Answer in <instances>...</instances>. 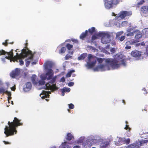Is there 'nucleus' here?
<instances>
[{"label": "nucleus", "instance_id": "obj_1", "mask_svg": "<svg viewBox=\"0 0 148 148\" xmlns=\"http://www.w3.org/2000/svg\"><path fill=\"white\" fill-rule=\"evenodd\" d=\"M7 53V56L5 57V58L10 60V62L13 61L14 62L16 61L19 62L20 64L22 65L24 64L23 60L25 58V62L26 66H28L29 64L31 63L32 65L35 64L37 62V59L35 57L34 53H33L30 51H27L25 49H23L21 53L18 54L16 53V55L13 57L12 52H6L3 50H0V55H5Z\"/></svg>", "mask_w": 148, "mask_h": 148}, {"label": "nucleus", "instance_id": "obj_2", "mask_svg": "<svg viewBox=\"0 0 148 148\" xmlns=\"http://www.w3.org/2000/svg\"><path fill=\"white\" fill-rule=\"evenodd\" d=\"M97 60L99 64L94 69L95 71H103L116 69L121 66H125L126 65V60L121 54L116 55L114 59L108 58L104 60L98 58Z\"/></svg>", "mask_w": 148, "mask_h": 148}, {"label": "nucleus", "instance_id": "obj_3", "mask_svg": "<svg viewBox=\"0 0 148 148\" xmlns=\"http://www.w3.org/2000/svg\"><path fill=\"white\" fill-rule=\"evenodd\" d=\"M56 77H53L50 81L45 84V80H40L38 82L36 75H33L31 77V79L33 83L35 85L38 89H45L50 90L51 92H53L55 90L58 89V88L56 85Z\"/></svg>", "mask_w": 148, "mask_h": 148}, {"label": "nucleus", "instance_id": "obj_4", "mask_svg": "<svg viewBox=\"0 0 148 148\" xmlns=\"http://www.w3.org/2000/svg\"><path fill=\"white\" fill-rule=\"evenodd\" d=\"M85 139V137L84 136H81L75 141V144H82L84 148H90L92 145L99 144L102 141V139L100 137L93 135L88 136L86 142H84Z\"/></svg>", "mask_w": 148, "mask_h": 148}, {"label": "nucleus", "instance_id": "obj_5", "mask_svg": "<svg viewBox=\"0 0 148 148\" xmlns=\"http://www.w3.org/2000/svg\"><path fill=\"white\" fill-rule=\"evenodd\" d=\"M20 120H19L17 118L15 117L13 122H8V127L6 126L4 129V133L6 135V137L14 135V133H15V134H16L17 131L16 130V127L18 126L22 125V123L20 122Z\"/></svg>", "mask_w": 148, "mask_h": 148}, {"label": "nucleus", "instance_id": "obj_6", "mask_svg": "<svg viewBox=\"0 0 148 148\" xmlns=\"http://www.w3.org/2000/svg\"><path fill=\"white\" fill-rule=\"evenodd\" d=\"M54 63L52 61L47 60L46 61L44 64V66L45 69L47 70V73L45 74H42L40 76V77L43 80H51L53 73L51 68L54 65Z\"/></svg>", "mask_w": 148, "mask_h": 148}, {"label": "nucleus", "instance_id": "obj_7", "mask_svg": "<svg viewBox=\"0 0 148 148\" xmlns=\"http://www.w3.org/2000/svg\"><path fill=\"white\" fill-rule=\"evenodd\" d=\"M97 58L95 56L89 54L88 56V60L85 66L88 68H90L94 66L96 64Z\"/></svg>", "mask_w": 148, "mask_h": 148}, {"label": "nucleus", "instance_id": "obj_8", "mask_svg": "<svg viewBox=\"0 0 148 148\" xmlns=\"http://www.w3.org/2000/svg\"><path fill=\"white\" fill-rule=\"evenodd\" d=\"M97 36L102 38L101 41L103 44H106L110 42V35L108 32H99Z\"/></svg>", "mask_w": 148, "mask_h": 148}, {"label": "nucleus", "instance_id": "obj_9", "mask_svg": "<svg viewBox=\"0 0 148 148\" xmlns=\"http://www.w3.org/2000/svg\"><path fill=\"white\" fill-rule=\"evenodd\" d=\"M132 13L131 11H123L121 12L119 14L115 15L114 13H112V16H116L115 19L118 21L121 20L124 18L126 16H128L131 15Z\"/></svg>", "mask_w": 148, "mask_h": 148}, {"label": "nucleus", "instance_id": "obj_10", "mask_svg": "<svg viewBox=\"0 0 148 148\" xmlns=\"http://www.w3.org/2000/svg\"><path fill=\"white\" fill-rule=\"evenodd\" d=\"M119 3L118 0H106L104 1L105 7L109 9L116 5Z\"/></svg>", "mask_w": 148, "mask_h": 148}, {"label": "nucleus", "instance_id": "obj_11", "mask_svg": "<svg viewBox=\"0 0 148 148\" xmlns=\"http://www.w3.org/2000/svg\"><path fill=\"white\" fill-rule=\"evenodd\" d=\"M131 54L132 56L138 59L139 60L142 58L141 56V52L140 51L135 50L131 52Z\"/></svg>", "mask_w": 148, "mask_h": 148}, {"label": "nucleus", "instance_id": "obj_12", "mask_svg": "<svg viewBox=\"0 0 148 148\" xmlns=\"http://www.w3.org/2000/svg\"><path fill=\"white\" fill-rule=\"evenodd\" d=\"M51 93V92L50 91L47 92L45 91H43L42 93H41L40 95V96L42 99H44L46 98L45 100L47 101H48L49 99H47V98L48 97L49 95V94Z\"/></svg>", "mask_w": 148, "mask_h": 148}, {"label": "nucleus", "instance_id": "obj_13", "mask_svg": "<svg viewBox=\"0 0 148 148\" xmlns=\"http://www.w3.org/2000/svg\"><path fill=\"white\" fill-rule=\"evenodd\" d=\"M20 73V69L17 68L11 73L10 76L13 78H17L19 75Z\"/></svg>", "mask_w": 148, "mask_h": 148}, {"label": "nucleus", "instance_id": "obj_14", "mask_svg": "<svg viewBox=\"0 0 148 148\" xmlns=\"http://www.w3.org/2000/svg\"><path fill=\"white\" fill-rule=\"evenodd\" d=\"M140 10L141 13L144 16L148 17V10L147 6H144L141 8Z\"/></svg>", "mask_w": 148, "mask_h": 148}, {"label": "nucleus", "instance_id": "obj_15", "mask_svg": "<svg viewBox=\"0 0 148 148\" xmlns=\"http://www.w3.org/2000/svg\"><path fill=\"white\" fill-rule=\"evenodd\" d=\"M137 42V41L136 40H133L131 41H127L126 43V46L125 47V48L127 49H130L131 48V47L130 45H133L134 43Z\"/></svg>", "mask_w": 148, "mask_h": 148}, {"label": "nucleus", "instance_id": "obj_16", "mask_svg": "<svg viewBox=\"0 0 148 148\" xmlns=\"http://www.w3.org/2000/svg\"><path fill=\"white\" fill-rule=\"evenodd\" d=\"M134 32L135 34V38L136 40H135L137 41V42H138V41L137 40L142 37L141 33L138 30L135 31H134Z\"/></svg>", "mask_w": 148, "mask_h": 148}, {"label": "nucleus", "instance_id": "obj_17", "mask_svg": "<svg viewBox=\"0 0 148 148\" xmlns=\"http://www.w3.org/2000/svg\"><path fill=\"white\" fill-rule=\"evenodd\" d=\"M125 138H119L118 142H114L115 144L117 146L121 145L125 143Z\"/></svg>", "mask_w": 148, "mask_h": 148}, {"label": "nucleus", "instance_id": "obj_18", "mask_svg": "<svg viewBox=\"0 0 148 148\" xmlns=\"http://www.w3.org/2000/svg\"><path fill=\"white\" fill-rule=\"evenodd\" d=\"M32 87L31 83L30 82H28L25 85L24 88V90L26 92H27L31 89Z\"/></svg>", "mask_w": 148, "mask_h": 148}, {"label": "nucleus", "instance_id": "obj_19", "mask_svg": "<svg viewBox=\"0 0 148 148\" xmlns=\"http://www.w3.org/2000/svg\"><path fill=\"white\" fill-rule=\"evenodd\" d=\"M7 88L5 89L3 87L0 88V93H5V94H7L8 96L11 95V92H10L8 91L7 90Z\"/></svg>", "mask_w": 148, "mask_h": 148}, {"label": "nucleus", "instance_id": "obj_20", "mask_svg": "<svg viewBox=\"0 0 148 148\" xmlns=\"http://www.w3.org/2000/svg\"><path fill=\"white\" fill-rule=\"evenodd\" d=\"M139 145L137 143H134L126 147V148H139Z\"/></svg>", "mask_w": 148, "mask_h": 148}, {"label": "nucleus", "instance_id": "obj_21", "mask_svg": "<svg viewBox=\"0 0 148 148\" xmlns=\"http://www.w3.org/2000/svg\"><path fill=\"white\" fill-rule=\"evenodd\" d=\"M59 148H71V147L67 144L66 142H65L62 143Z\"/></svg>", "mask_w": 148, "mask_h": 148}, {"label": "nucleus", "instance_id": "obj_22", "mask_svg": "<svg viewBox=\"0 0 148 148\" xmlns=\"http://www.w3.org/2000/svg\"><path fill=\"white\" fill-rule=\"evenodd\" d=\"M74 136L71 133H68L66 135V139L67 140H70L74 139Z\"/></svg>", "mask_w": 148, "mask_h": 148}, {"label": "nucleus", "instance_id": "obj_23", "mask_svg": "<svg viewBox=\"0 0 148 148\" xmlns=\"http://www.w3.org/2000/svg\"><path fill=\"white\" fill-rule=\"evenodd\" d=\"M109 145V142L108 141H104L101 143L100 148H106Z\"/></svg>", "mask_w": 148, "mask_h": 148}, {"label": "nucleus", "instance_id": "obj_24", "mask_svg": "<svg viewBox=\"0 0 148 148\" xmlns=\"http://www.w3.org/2000/svg\"><path fill=\"white\" fill-rule=\"evenodd\" d=\"M131 30L130 29H128L127 30V32L128 33L127 34L126 36H133L134 35V31L132 32H131Z\"/></svg>", "mask_w": 148, "mask_h": 148}, {"label": "nucleus", "instance_id": "obj_25", "mask_svg": "<svg viewBox=\"0 0 148 148\" xmlns=\"http://www.w3.org/2000/svg\"><path fill=\"white\" fill-rule=\"evenodd\" d=\"M143 36L148 37V28H145L143 31Z\"/></svg>", "mask_w": 148, "mask_h": 148}, {"label": "nucleus", "instance_id": "obj_26", "mask_svg": "<svg viewBox=\"0 0 148 148\" xmlns=\"http://www.w3.org/2000/svg\"><path fill=\"white\" fill-rule=\"evenodd\" d=\"M86 53H84L80 55L78 57V59L79 60H83L86 56Z\"/></svg>", "mask_w": 148, "mask_h": 148}, {"label": "nucleus", "instance_id": "obj_27", "mask_svg": "<svg viewBox=\"0 0 148 148\" xmlns=\"http://www.w3.org/2000/svg\"><path fill=\"white\" fill-rule=\"evenodd\" d=\"M88 33V31L86 30L85 32L83 33L80 36V38L81 39H83L86 36Z\"/></svg>", "mask_w": 148, "mask_h": 148}, {"label": "nucleus", "instance_id": "obj_28", "mask_svg": "<svg viewBox=\"0 0 148 148\" xmlns=\"http://www.w3.org/2000/svg\"><path fill=\"white\" fill-rule=\"evenodd\" d=\"M71 89L70 88L64 87L63 89L61 90V91L64 92H69L70 91Z\"/></svg>", "mask_w": 148, "mask_h": 148}, {"label": "nucleus", "instance_id": "obj_29", "mask_svg": "<svg viewBox=\"0 0 148 148\" xmlns=\"http://www.w3.org/2000/svg\"><path fill=\"white\" fill-rule=\"evenodd\" d=\"M89 32L91 34H92L95 32V27H92L90 29H88Z\"/></svg>", "mask_w": 148, "mask_h": 148}, {"label": "nucleus", "instance_id": "obj_30", "mask_svg": "<svg viewBox=\"0 0 148 148\" xmlns=\"http://www.w3.org/2000/svg\"><path fill=\"white\" fill-rule=\"evenodd\" d=\"M123 33V31H121L119 32H118L116 33V38H118L120 37V36L121 35H122Z\"/></svg>", "mask_w": 148, "mask_h": 148}, {"label": "nucleus", "instance_id": "obj_31", "mask_svg": "<svg viewBox=\"0 0 148 148\" xmlns=\"http://www.w3.org/2000/svg\"><path fill=\"white\" fill-rule=\"evenodd\" d=\"M89 48L90 49V51L92 52H95L97 51V49H95L92 47L90 46L89 47Z\"/></svg>", "mask_w": 148, "mask_h": 148}, {"label": "nucleus", "instance_id": "obj_32", "mask_svg": "<svg viewBox=\"0 0 148 148\" xmlns=\"http://www.w3.org/2000/svg\"><path fill=\"white\" fill-rule=\"evenodd\" d=\"M75 72V71L72 70L70 71L66 74V77H69L71 76V74L72 73Z\"/></svg>", "mask_w": 148, "mask_h": 148}, {"label": "nucleus", "instance_id": "obj_33", "mask_svg": "<svg viewBox=\"0 0 148 148\" xmlns=\"http://www.w3.org/2000/svg\"><path fill=\"white\" fill-rule=\"evenodd\" d=\"M98 33H97V34H96L95 35H93V36H92V40H95L96 39H97L98 38H99V37H100V36H97V35Z\"/></svg>", "mask_w": 148, "mask_h": 148}, {"label": "nucleus", "instance_id": "obj_34", "mask_svg": "<svg viewBox=\"0 0 148 148\" xmlns=\"http://www.w3.org/2000/svg\"><path fill=\"white\" fill-rule=\"evenodd\" d=\"M66 49V48L64 47L62 48L59 51V53H64Z\"/></svg>", "mask_w": 148, "mask_h": 148}, {"label": "nucleus", "instance_id": "obj_35", "mask_svg": "<svg viewBox=\"0 0 148 148\" xmlns=\"http://www.w3.org/2000/svg\"><path fill=\"white\" fill-rule=\"evenodd\" d=\"M144 2V0H137V3L138 5L143 4Z\"/></svg>", "mask_w": 148, "mask_h": 148}, {"label": "nucleus", "instance_id": "obj_36", "mask_svg": "<svg viewBox=\"0 0 148 148\" xmlns=\"http://www.w3.org/2000/svg\"><path fill=\"white\" fill-rule=\"evenodd\" d=\"M125 36H121L120 37H119L118 38L120 41H122L125 39Z\"/></svg>", "mask_w": 148, "mask_h": 148}, {"label": "nucleus", "instance_id": "obj_37", "mask_svg": "<svg viewBox=\"0 0 148 148\" xmlns=\"http://www.w3.org/2000/svg\"><path fill=\"white\" fill-rule=\"evenodd\" d=\"M66 47L69 50H70L73 47V46L70 44H67L66 46Z\"/></svg>", "mask_w": 148, "mask_h": 148}, {"label": "nucleus", "instance_id": "obj_38", "mask_svg": "<svg viewBox=\"0 0 148 148\" xmlns=\"http://www.w3.org/2000/svg\"><path fill=\"white\" fill-rule=\"evenodd\" d=\"M148 142V140H141L140 142V144L141 145L143 144L146 143Z\"/></svg>", "mask_w": 148, "mask_h": 148}, {"label": "nucleus", "instance_id": "obj_39", "mask_svg": "<svg viewBox=\"0 0 148 148\" xmlns=\"http://www.w3.org/2000/svg\"><path fill=\"white\" fill-rule=\"evenodd\" d=\"M127 124L126 125V126L125 127V129L126 130H128L129 131L130 130V128L129 127V126L127 125V122H125Z\"/></svg>", "mask_w": 148, "mask_h": 148}, {"label": "nucleus", "instance_id": "obj_40", "mask_svg": "<svg viewBox=\"0 0 148 148\" xmlns=\"http://www.w3.org/2000/svg\"><path fill=\"white\" fill-rule=\"evenodd\" d=\"M130 142V138H127V139H125V143H126L127 145L129 144Z\"/></svg>", "mask_w": 148, "mask_h": 148}, {"label": "nucleus", "instance_id": "obj_41", "mask_svg": "<svg viewBox=\"0 0 148 148\" xmlns=\"http://www.w3.org/2000/svg\"><path fill=\"white\" fill-rule=\"evenodd\" d=\"M69 107L70 109H73L74 108V106L73 104L71 103L69 104Z\"/></svg>", "mask_w": 148, "mask_h": 148}, {"label": "nucleus", "instance_id": "obj_42", "mask_svg": "<svg viewBox=\"0 0 148 148\" xmlns=\"http://www.w3.org/2000/svg\"><path fill=\"white\" fill-rule=\"evenodd\" d=\"M127 22L126 21H123L122 22L121 26H125L127 25Z\"/></svg>", "mask_w": 148, "mask_h": 148}, {"label": "nucleus", "instance_id": "obj_43", "mask_svg": "<svg viewBox=\"0 0 148 148\" xmlns=\"http://www.w3.org/2000/svg\"><path fill=\"white\" fill-rule=\"evenodd\" d=\"M71 58L72 56L67 55L65 57V58L66 60H68L69 58Z\"/></svg>", "mask_w": 148, "mask_h": 148}, {"label": "nucleus", "instance_id": "obj_44", "mask_svg": "<svg viewBox=\"0 0 148 148\" xmlns=\"http://www.w3.org/2000/svg\"><path fill=\"white\" fill-rule=\"evenodd\" d=\"M74 84V83L73 82H69L68 83V86H73Z\"/></svg>", "mask_w": 148, "mask_h": 148}, {"label": "nucleus", "instance_id": "obj_45", "mask_svg": "<svg viewBox=\"0 0 148 148\" xmlns=\"http://www.w3.org/2000/svg\"><path fill=\"white\" fill-rule=\"evenodd\" d=\"M115 25H116L117 26V27H121V25L120 23H119V22L117 23H116L115 24Z\"/></svg>", "mask_w": 148, "mask_h": 148}, {"label": "nucleus", "instance_id": "obj_46", "mask_svg": "<svg viewBox=\"0 0 148 148\" xmlns=\"http://www.w3.org/2000/svg\"><path fill=\"white\" fill-rule=\"evenodd\" d=\"M11 95H9V96H8V102L9 103H10V100H11Z\"/></svg>", "mask_w": 148, "mask_h": 148}, {"label": "nucleus", "instance_id": "obj_47", "mask_svg": "<svg viewBox=\"0 0 148 148\" xmlns=\"http://www.w3.org/2000/svg\"><path fill=\"white\" fill-rule=\"evenodd\" d=\"M115 48H114L111 49L110 50V51L111 52H113V53L115 51Z\"/></svg>", "mask_w": 148, "mask_h": 148}, {"label": "nucleus", "instance_id": "obj_48", "mask_svg": "<svg viewBox=\"0 0 148 148\" xmlns=\"http://www.w3.org/2000/svg\"><path fill=\"white\" fill-rule=\"evenodd\" d=\"M140 46H144L145 45V43L144 42H142L141 43H140Z\"/></svg>", "mask_w": 148, "mask_h": 148}, {"label": "nucleus", "instance_id": "obj_49", "mask_svg": "<svg viewBox=\"0 0 148 148\" xmlns=\"http://www.w3.org/2000/svg\"><path fill=\"white\" fill-rule=\"evenodd\" d=\"M15 89H16V88H15V86H14L11 88V90L13 91H14L15 90Z\"/></svg>", "mask_w": 148, "mask_h": 148}, {"label": "nucleus", "instance_id": "obj_50", "mask_svg": "<svg viewBox=\"0 0 148 148\" xmlns=\"http://www.w3.org/2000/svg\"><path fill=\"white\" fill-rule=\"evenodd\" d=\"M72 41L73 42H75L76 43H78V41L76 40H75V39H72Z\"/></svg>", "mask_w": 148, "mask_h": 148}, {"label": "nucleus", "instance_id": "obj_51", "mask_svg": "<svg viewBox=\"0 0 148 148\" xmlns=\"http://www.w3.org/2000/svg\"><path fill=\"white\" fill-rule=\"evenodd\" d=\"M7 41H8V40H5V42H3V45L5 46H6L7 45Z\"/></svg>", "mask_w": 148, "mask_h": 148}, {"label": "nucleus", "instance_id": "obj_52", "mask_svg": "<svg viewBox=\"0 0 148 148\" xmlns=\"http://www.w3.org/2000/svg\"><path fill=\"white\" fill-rule=\"evenodd\" d=\"M80 146L79 145H76L74 146L73 148H80Z\"/></svg>", "mask_w": 148, "mask_h": 148}, {"label": "nucleus", "instance_id": "obj_53", "mask_svg": "<svg viewBox=\"0 0 148 148\" xmlns=\"http://www.w3.org/2000/svg\"><path fill=\"white\" fill-rule=\"evenodd\" d=\"M5 84H6V86H7V88H8L10 86L9 83L8 82H7L5 83Z\"/></svg>", "mask_w": 148, "mask_h": 148}, {"label": "nucleus", "instance_id": "obj_54", "mask_svg": "<svg viewBox=\"0 0 148 148\" xmlns=\"http://www.w3.org/2000/svg\"><path fill=\"white\" fill-rule=\"evenodd\" d=\"M65 81V79L64 77H62L60 79L61 82H64Z\"/></svg>", "mask_w": 148, "mask_h": 148}, {"label": "nucleus", "instance_id": "obj_55", "mask_svg": "<svg viewBox=\"0 0 148 148\" xmlns=\"http://www.w3.org/2000/svg\"><path fill=\"white\" fill-rule=\"evenodd\" d=\"M142 90L143 91H144V92H143V93L144 94H147V91H146V90L145 89H142Z\"/></svg>", "mask_w": 148, "mask_h": 148}, {"label": "nucleus", "instance_id": "obj_56", "mask_svg": "<svg viewBox=\"0 0 148 148\" xmlns=\"http://www.w3.org/2000/svg\"><path fill=\"white\" fill-rule=\"evenodd\" d=\"M135 45H136V47H139V46H140V43L136 44Z\"/></svg>", "mask_w": 148, "mask_h": 148}, {"label": "nucleus", "instance_id": "obj_57", "mask_svg": "<svg viewBox=\"0 0 148 148\" xmlns=\"http://www.w3.org/2000/svg\"><path fill=\"white\" fill-rule=\"evenodd\" d=\"M69 53L70 54L72 55L73 53V51H69Z\"/></svg>", "mask_w": 148, "mask_h": 148}, {"label": "nucleus", "instance_id": "obj_58", "mask_svg": "<svg viewBox=\"0 0 148 148\" xmlns=\"http://www.w3.org/2000/svg\"><path fill=\"white\" fill-rule=\"evenodd\" d=\"M3 142L4 143V144H9L10 143L8 142H6L5 141H3Z\"/></svg>", "mask_w": 148, "mask_h": 148}, {"label": "nucleus", "instance_id": "obj_59", "mask_svg": "<svg viewBox=\"0 0 148 148\" xmlns=\"http://www.w3.org/2000/svg\"><path fill=\"white\" fill-rule=\"evenodd\" d=\"M62 92V96H64V92H62V91H61Z\"/></svg>", "mask_w": 148, "mask_h": 148}, {"label": "nucleus", "instance_id": "obj_60", "mask_svg": "<svg viewBox=\"0 0 148 148\" xmlns=\"http://www.w3.org/2000/svg\"><path fill=\"white\" fill-rule=\"evenodd\" d=\"M50 148H56V146H54L51 147Z\"/></svg>", "mask_w": 148, "mask_h": 148}, {"label": "nucleus", "instance_id": "obj_61", "mask_svg": "<svg viewBox=\"0 0 148 148\" xmlns=\"http://www.w3.org/2000/svg\"><path fill=\"white\" fill-rule=\"evenodd\" d=\"M5 58H2V60L3 61V62H4V60L5 59Z\"/></svg>", "mask_w": 148, "mask_h": 148}, {"label": "nucleus", "instance_id": "obj_62", "mask_svg": "<svg viewBox=\"0 0 148 148\" xmlns=\"http://www.w3.org/2000/svg\"><path fill=\"white\" fill-rule=\"evenodd\" d=\"M11 104H12V105H13V101H11Z\"/></svg>", "mask_w": 148, "mask_h": 148}, {"label": "nucleus", "instance_id": "obj_63", "mask_svg": "<svg viewBox=\"0 0 148 148\" xmlns=\"http://www.w3.org/2000/svg\"><path fill=\"white\" fill-rule=\"evenodd\" d=\"M123 103H125V101H124V100H123Z\"/></svg>", "mask_w": 148, "mask_h": 148}, {"label": "nucleus", "instance_id": "obj_64", "mask_svg": "<svg viewBox=\"0 0 148 148\" xmlns=\"http://www.w3.org/2000/svg\"><path fill=\"white\" fill-rule=\"evenodd\" d=\"M68 111L69 112V111H70V110H69V109H68Z\"/></svg>", "mask_w": 148, "mask_h": 148}]
</instances>
